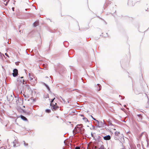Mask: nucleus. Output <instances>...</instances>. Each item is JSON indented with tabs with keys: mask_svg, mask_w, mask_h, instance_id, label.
I'll return each instance as SVG.
<instances>
[{
	"mask_svg": "<svg viewBox=\"0 0 149 149\" xmlns=\"http://www.w3.org/2000/svg\"><path fill=\"white\" fill-rule=\"evenodd\" d=\"M23 78V77H21L19 79L18 78L17 79V85L18 86V88H19L20 86L21 85H23L24 84V79L22 81V79H22Z\"/></svg>",
	"mask_w": 149,
	"mask_h": 149,
	"instance_id": "f257e3e1",
	"label": "nucleus"
},
{
	"mask_svg": "<svg viewBox=\"0 0 149 149\" xmlns=\"http://www.w3.org/2000/svg\"><path fill=\"white\" fill-rule=\"evenodd\" d=\"M12 143L13 144V147H14L15 148L20 146V143L17 139H15L14 141Z\"/></svg>",
	"mask_w": 149,
	"mask_h": 149,
	"instance_id": "f03ea898",
	"label": "nucleus"
},
{
	"mask_svg": "<svg viewBox=\"0 0 149 149\" xmlns=\"http://www.w3.org/2000/svg\"><path fill=\"white\" fill-rule=\"evenodd\" d=\"M7 99L9 102H11L13 100V97L12 95H8L7 96Z\"/></svg>",
	"mask_w": 149,
	"mask_h": 149,
	"instance_id": "7ed1b4c3",
	"label": "nucleus"
},
{
	"mask_svg": "<svg viewBox=\"0 0 149 149\" xmlns=\"http://www.w3.org/2000/svg\"><path fill=\"white\" fill-rule=\"evenodd\" d=\"M18 71L17 69H14L13 70V75L14 77H16L18 74Z\"/></svg>",
	"mask_w": 149,
	"mask_h": 149,
	"instance_id": "20e7f679",
	"label": "nucleus"
},
{
	"mask_svg": "<svg viewBox=\"0 0 149 149\" xmlns=\"http://www.w3.org/2000/svg\"><path fill=\"white\" fill-rule=\"evenodd\" d=\"M105 124L104 123H103V122L101 121L100 122H99L97 124V126L98 127H101L104 126V125Z\"/></svg>",
	"mask_w": 149,
	"mask_h": 149,
	"instance_id": "39448f33",
	"label": "nucleus"
},
{
	"mask_svg": "<svg viewBox=\"0 0 149 149\" xmlns=\"http://www.w3.org/2000/svg\"><path fill=\"white\" fill-rule=\"evenodd\" d=\"M103 139L105 140H109L111 139V137L110 135H107L103 136Z\"/></svg>",
	"mask_w": 149,
	"mask_h": 149,
	"instance_id": "423d86ee",
	"label": "nucleus"
},
{
	"mask_svg": "<svg viewBox=\"0 0 149 149\" xmlns=\"http://www.w3.org/2000/svg\"><path fill=\"white\" fill-rule=\"evenodd\" d=\"M50 106L52 107V109L53 111H55L56 110L57 108V106L55 105H53L52 103L50 104Z\"/></svg>",
	"mask_w": 149,
	"mask_h": 149,
	"instance_id": "0eeeda50",
	"label": "nucleus"
},
{
	"mask_svg": "<svg viewBox=\"0 0 149 149\" xmlns=\"http://www.w3.org/2000/svg\"><path fill=\"white\" fill-rule=\"evenodd\" d=\"M142 119V117L141 114L137 115V119L138 121L141 122Z\"/></svg>",
	"mask_w": 149,
	"mask_h": 149,
	"instance_id": "6e6552de",
	"label": "nucleus"
},
{
	"mask_svg": "<svg viewBox=\"0 0 149 149\" xmlns=\"http://www.w3.org/2000/svg\"><path fill=\"white\" fill-rule=\"evenodd\" d=\"M83 126V125L81 124H78L77 125L76 127H75L74 129H75L76 128H79L80 130H81Z\"/></svg>",
	"mask_w": 149,
	"mask_h": 149,
	"instance_id": "1a4fd4ad",
	"label": "nucleus"
},
{
	"mask_svg": "<svg viewBox=\"0 0 149 149\" xmlns=\"http://www.w3.org/2000/svg\"><path fill=\"white\" fill-rule=\"evenodd\" d=\"M119 132H118V131H116L115 132V135L116 136L114 138L115 139H117V137L119 136Z\"/></svg>",
	"mask_w": 149,
	"mask_h": 149,
	"instance_id": "9d476101",
	"label": "nucleus"
},
{
	"mask_svg": "<svg viewBox=\"0 0 149 149\" xmlns=\"http://www.w3.org/2000/svg\"><path fill=\"white\" fill-rule=\"evenodd\" d=\"M21 118L24 121H27V119L24 116L21 115L20 116Z\"/></svg>",
	"mask_w": 149,
	"mask_h": 149,
	"instance_id": "9b49d317",
	"label": "nucleus"
},
{
	"mask_svg": "<svg viewBox=\"0 0 149 149\" xmlns=\"http://www.w3.org/2000/svg\"><path fill=\"white\" fill-rule=\"evenodd\" d=\"M43 84L44 85H45L46 86V87L47 88V89L49 91H51L50 88L48 85H47V84H46L45 83H43Z\"/></svg>",
	"mask_w": 149,
	"mask_h": 149,
	"instance_id": "f8f14e48",
	"label": "nucleus"
},
{
	"mask_svg": "<svg viewBox=\"0 0 149 149\" xmlns=\"http://www.w3.org/2000/svg\"><path fill=\"white\" fill-rule=\"evenodd\" d=\"M38 21L35 22L33 23L34 26L35 27H36L38 25Z\"/></svg>",
	"mask_w": 149,
	"mask_h": 149,
	"instance_id": "ddd939ff",
	"label": "nucleus"
},
{
	"mask_svg": "<svg viewBox=\"0 0 149 149\" xmlns=\"http://www.w3.org/2000/svg\"><path fill=\"white\" fill-rule=\"evenodd\" d=\"M97 86H98L99 87V89H98L97 88V90L98 91H99L101 89V85L100 84H97Z\"/></svg>",
	"mask_w": 149,
	"mask_h": 149,
	"instance_id": "4468645a",
	"label": "nucleus"
},
{
	"mask_svg": "<svg viewBox=\"0 0 149 149\" xmlns=\"http://www.w3.org/2000/svg\"><path fill=\"white\" fill-rule=\"evenodd\" d=\"M83 119L84 120L85 122H89V121L88 120V119L86 118V117H84L83 118Z\"/></svg>",
	"mask_w": 149,
	"mask_h": 149,
	"instance_id": "2eb2a0df",
	"label": "nucleus"
},
{
	"mask_svg": "<svg viewBox=\"0 0 149 149\" xmlns=\"http://www.w3.org/2000/svg\"><path fill=\"white\" fill-rule=\"evenodd\" d=\"M10 0H6L4 1V2L6 3H4V4H5V6H7L8 3L9 2Z\"/></svg>",
	"mask_w": 149,
	"mask_h": 149,
	"instance_id": "dca6fc26",
	"label": "nucleus"
},
{
	"mask_svg": "<svg viewBox=\"0 0 149 149\" xmlns=\"http://www.w3.org/2000/svg\"><path fill=\"white\" fill-rule=\"evenodd\" d=\"M45 112L46 113H49L51 112V110L49 109H47L45 110Z\"/></svg>",
	"mask_w": 149,
	"mask_h": 149,
	"instance_id": "f3484780",
	"label": "nucleus"
},
{
	"mask_svg": "<svg viewBox=\"0 0 149 149\" xmlns=\"http://www.w3.org/2000/svg\"><path fill=\"white\" fill-rule=\"evenodd\" d=\"M98 149H105L104 148V146L103 145L101 146Z\"/></svg>",
	"mask_w": 149,
	"mask_h": 149,
	"instance_id": "a211bd4d",
	"label": "nucleus"
},
{
	"mask_svg": "<svg viewBox=\"0 0 149 149\" xmlns=\"http://www.w3.org/2000/svg\"><path fill=\"white\" fill-rule=\"evenodd\" d=\"M23 142L24 143V146H28V144L26 143L24 141H23Z\"/></svg>",
	"mask_w": 149,
	"mask_h": 149,
	"instance_id": "6ab92c4d",
	"label": "nucleus"
},
{
	"mask_svg": "<svg viewBox=\"0 0 149 149\" xmlns=\"http://www.w3.org/2000/svg\"><path fill=\"white\" fill-rule=\"evenodd\" d=\"M108 125L109 126V125H110V126H112V125H113L112 124V123L110 122H108Z\"/></svg>",
	"mask_w": 149,
	"mask_h": 149,
	"instance_id": "aec40b11",
	"label": "nucleus"
},
{
	"mask_svg": "<svg viewBox=\"0 0 149 149\" xmlns=\"http://www.w3.org/2000/svg\"><path fill=\"white\" fill-rule=\"evenodd\" d=\"M75 149H80V148L79 146H76L75 148Z\"/></svg>",
	"mask_w": 149,
	"mask_h": 149,
	"instance_id": "412c9836",
	"label": "nucleus"
},
{
	"mask_svg": "<svg viewBox=\"0 0 149 149\" xmlns=\"http://www.w3.org/2000/svg\"><path fill=\"white\" fill-rule=\"evenodd\" d=\"M55 99V98L54 97V98L53 99H52V101H51V103H52V102H53L54 100Z\"/></svg>",
	"mask_w": 149,
	"mask_h": 149,
	"instance_id": "4be33fe9",
	"label": "nucleus"
},
{
	"mask_svg": "<svg viewBox=\"0 0 149 149\" xmlns=\"http://www.w3.org/2000/svg\"><path fill=\"white\" fill-rule=\"evenodd\" d=\"M144 133V132H143L140 135V137H141L143 135V133Z\"/></svg>",
	"mask_w": 149,
	"mask_h": 149,
	"instance_id": "5701e85b",
	"label": "nucleus"
},
{
	"mask_svg": "<svg viewBox=\"0 0 149 149\" xmlns=\"http://www.w3.org/2000/svg\"><path fill=\"white\" fill-rule=\"evenodd\" d=\"M97 123V124L99 122L97 120H95Z\"/></svg>",
	"mask_w": 149,
	"mask_h": 149,
	"instance_id": "b1692460",
	"label": "nucleus"
},
{
	"mask_svg": "<svg viewBox=\"0 0 149 149\" xmlns=\"http://www.w3.org/2000/svg\"><path fill=\"white\" fill-rule=\"evenodd\" d=\"M29 78H30V79L31 81L33 79V78L32 77H30Z\"/></svg>",
	"mask_w": 149,
	"mask_h": 149,
	"instance_id": "393cba45",
	"label": "nucleus"
},
{
	"mask_svg": "<svg viewBox=\"0 0 149 149\" xmlns=\"http://www.w3.org/2000/svg\"><path fill=\"white\" fill-rule=\"evenodd\" d=\"M5 55L7 57H9V56L6 53H5Z\"/></svg>",
	"mask_w": 149,
	"mask_h": 149,
	"instance_id": "a878e982",
	"label": "nucleus"
},
{
	"mask_svg": "<svg viewBox=\"0 0 149 149\" xmlns=\"http://www.w3.org/2000/svg\"><path fill=\"white\" fill-rule=\"evenodd\" d=\"M91 136H92V137H94V136H93V134H92V133H91Z\"/></svg>",
	"mask_w": 149,
	"mask_h": 149,
	"instance_id": "bb28decb",
	"label": "nucleus"
},
{
	"mask_svg": "<svg viewBox=\"0 0 149 149\" xmlns=\"http://www.w3.org/2000/svg\"><path fill=\"white\" fill-rule=\"evenodd\" d=\"M134 92L136 94H139L138 93L136 92V91H134Z\"/></svg>",
	"mask_w": 149,
	"mask_h": 149,
	"instance_id": "cd10ccee",
	"label": "nucleus"
},
{
	"mask_svg": "<svg viewBox=\"0 0 149 149\" xmlns=\"http://www.w3.org/2000/svg\"><path fill=\"white\" fill-rule=\"evenodd\" d=\"M12 10L13 11H14V7H13L12 8Z\"/></svg>",
	"mask_w": 149,
	"mask_h": 149,
	"instance_id": "c85d7f7f",
	"label": "nucleus"
},
{
	"mask_svg": "<svg viewBox=\"0 0 149 149\" xmlns=\"http://www.w3.org/2000/svg\"><path fill=\"white\" fill-rule=\"evenodd\" d=\"M92 118H93V120H96V119L95 118H94L93 117H92Z\"/></svg>",
	"mask_w": 149,
	"mask_h": 149,
	"instance_id": "c756f323",
	"label": "nucleus"
},
{
	"mask_svg": "<svg viewBox=\"0 0 149 149\" xmlns=\"http://www.w3.org/2000/svg\"><path fill=\"white\" fill-rule=\"evenodd\" d=\"M94 148H95V149H97V146H95Z\"/></svg>",
	"mask_w": 149,
	"mask_h": 149,
	"instance_id": "7c9ffc66",
	"label": "nucleus"
},
{
	"mask_svg": "<svg viewBox=\"0 0 149 149\" xmlns=\"http://www.w3.org/2000/svg\"><path fill=\"white\" fill-rule=\"evenodd\" d=\"M23 95L24 96V97H26V95L24 94H23Z\"/></svg>",
	"mask_w": 149,
	"mask_h": 149,
	"instance_id": "2f4dec72",
	"label": "nucleus"
},
{
	"mask_svg": "<svg viewBox=\"0 0 149 149\" xmlns=\"http://www.w3.org/2000/svg\"><path fill=\"white\" fill-rule=\"evenodd\" d=\"M29 77H30V76H31V74L30 73H29Z\"/></svg>",
	"mask_w": 149,
	"mask_h": 149,
	"instance_id": "473e14b6",
	"label": "nucleus"
},
{
	"mask_svg": "<svg viewBox=\"0 0 149 149\" xmlns=\"http://www.w3.org/2000/svg\"><path fill=\"white\" fill-rule=\"evenodd\" d=\"M2 54L0 52V56H1Z\"/></svg>",
	"mask_w": 149,
	"mask_h": 149,
	"instance_id": "72a5a7b5",
	"label": "nucleus"
},
{
	"mask_svg": "<svg viewBox=\"0 0 149 149\" xmlns=\"http://www.w3.org/2000/svg\"><path fill=\"white\" fill-rule=\"evenodd\" d=\"M73 133L74 134V135H75V134H74V131H73Z\"/></svg>",
	"mask_w": 149,
	"mask_h": 149,
	"instance_id": "f704fd0d",
	"label": "nucleus"
},
{
	"mask_svg": "<svg viewBox=\"0 0 149 149\" xmlns=\"http://www.w3.org/2000/svg\"><path fill=\"white\" fill-rule=\"evenodd\" d=\"M80 116H84L83 115H82V114H81V115H80Z\"/></svg>",
	"mask_w": 149,
	"mask_h": 149,
	"instance_id": "c9c22d12",
	"label": "nucleus"
},
{
	"mask_svg": "<svg viewBox=\"0 0 149 149\" xmlns=\"http://www.w3.org/2000/svg\"><path fill=\"white\" fill-rule=\"evenodd\" d=\"M26 53L28 55H29V54H28L27 52L26 51Z\"/></svg>",
	"mask_w": 149,
	"mask_h": 149,
	"instance_id": "e433bc0d",
	"label": "nucleus"
},
{
	"mask_svg": "<svg viewBox=\"0 0 149 149\" xmlns=\"http://www.w3.org/2000/svg\"><path fill=\"white\" fill-rule=\"evenodd\" d=\"M124 107H126V105H124Z\"/></svg>",
	"mask_w": 149,
	"mask_h": 149,
	"instance_id": "4c0bfd02",
	"label": "nucleus"
},
{
	"mask_svg": "<svg viewBox=\"0 0 149 149\" xmlns=\"http://www.w3.org/2000/svg\"><path fill=\"white\" fill-rule=\"evenodd\" d=\"M90 116L92 118L93 116L92 115H91Z\"/></svg>",
	"mask_w": 149,
	"mask_h": 149,
	"instance_id": "58836bf2",
	"label": "nucleus"
},
{
	"mask_svg": "<svg viewBox=\"0 0 149 149\" xmlns=\"http://www.w3.org/2000/svg\"><path fill=\"white\" fill-rule=\"evenodd\" d=\"M92 127H93V128L94 127V126H92Z\"/></svg>",
	"mask_w": 149,
	"mask_h": 149,
	"instance_id": "ea45409f",
	"label": "nucleus"
},
{
	"mask_svg": "<svg viewBox=\"0 0 149 149\" xmlns=\"http://www.w3.org/2000/svg\"><path fill=\"white\" fill-rule=\"evenodd\" d=\"M21 30H20V31H19V32H21Z\"/></svg>",
	"mask_w": 149,
	"mask_h": 149,
	"instance_id": "a19ab883",
	"label": "nucleus"
},
{
	"mask_svg": "<svg viewBox=\"0 0 149 149\" xmlns=\"http://www.w3.org/2000/svg\"><path fill=\"white\" fill-rule=\"evenodd\" d=\"M147 98H148V96H147Z\"/></svg>",
	"mask_w": 149,
	"mask_h": 149,
	"instance_id": "79ce46f5",
	"label": "nucleus"
},
{
	"mask_svg": "<svg viewBox=\"0 0 149 149\" xmlns=\"http://www.w3.org/2000/svg\"><path fill=\"white\" fill-rule=\"evenodd\" d=\"M0 103H1V102H0Z\"/></svg>",
	"mask_w": 149,
	"mask_h": 149,
	"instance_id": "37998d69",
	"label": "nucleus"
},
{
	"mask_svg": "<svg viewBox=\"0 0 149 149\" xmlns=\"http://www.w3.org/2000/svg\"><path fill=\"white\" fill-rule=\"evenodd\" d=\"M87 149H88V148H87Z\"/></svg>",
	"mask_w": 149,
	"mask_h": 149,
	"instance_id": "c03bdc74",
	"label": "nucleus"
}]
</instances>
